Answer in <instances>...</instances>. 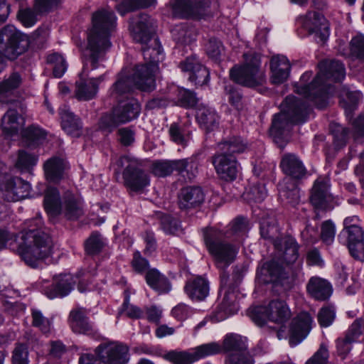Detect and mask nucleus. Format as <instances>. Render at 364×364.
I'll list each match as a JSON object with an SVG mask.
<instances>
[{"mask_svg":"<svg viewBox=\"0 0 364 364\" xmlns=\"http://www.w3.org/2000/svg\"><path fill=\"white\" fill-rule=\"evenodd\" d=\"M155 22L148 14H141L133 21L129 26L132 36L142 46L144 64L137 65L132 77L122 70L113 85L111 95L118 96L129 92L133 87L143 91H150L155 87V73L159 69V63L164 59L163 50L156 38L152 39Z\"/></svg>","mask_w":364,"mask_h":364,"instance_id":"f257e3e1","label":"nucleus"},{"mask_svg":"<svg viewBox=\"0 0 364 364\" xmlns=\"http://www.w3.org/2000/svg\"><path fill=\"white\" fill-rule=\"evenodd\" d=\"M116 16L111 10L102 9L92 14V27L87 36V46L84 53L85 63L80 80L75 82V96L78 100L94 98L99 85L105 80V75L87 78L89 72L100 66L105 50L111 46L109 36L116 27Z\"/></svg>","mask_w":364,"mask_h":364,"instance_id":"f03ea898","label":"nucleus"},{"mask_svg":"<svg viewBox=\"0 0 364 364\" xmlns=\"http://www.w3.org/2000/svg\"><path fill=\"white\" fill-rule=\"evenodd\" d=\"M203 239L209 253L213 257L216 267L221 269L220 274L221 287L226 288L230 279L225 272V268L232 264L238 253V247L225 240L224 234L213 228H205L203 230Z\"/></svg>","mask_w":364,"mask_h":364,"instance_id":"7ed1b4c3","label":"nucleus"},{"mask_svg":"<svg viewBox=\"0 0 364 364\" xmlns=\"http://www.w3.org/2000/svg\"><path fill=\"white\" fill-rule=\"evenodd\" d=\"M19 248L17 253L25 262L31 267H38V262L48 258L53 254V244L50 237L43 232H29L20 233Z\"/></svg>","mask_w":364,"mask_h":364,"instance_id":"20e7f679","label":"nucleus"},{"mask_svg":"<svg viewBox=\"0 0 364 364\" xmlns=\"http://www.w3.org/2000/svg\"><path fill=\"white\" fill-rule=\"evenodd\" d=\"M282 106L281 113L274 116L270 128L271 134L278 138L289 132L292 124L305 122L310 112L309 105L294 96H287Z\"/></svg>","mask_w":364,"mask_h":364,"instance_id":"39448f33","label":"nucleus"},{"mask_svg":"<svg viewBox=\"0 0 364 364\" xmlns=\"http://www.w3.org/2000/svg\"><path fill=\"white\" fill-rule=\"evenodd\" d=\"M43 204L46 211L51 216L63 213L67 219L76 220L84 214L82 198L70 191L64 193L62 202L59 191L55 188H48Z\"/></svg>","mask_w":364,"mask_h":364,"instance_id":"423d86ee","label":"nucleus"},{"mask_svg":"<svg viewBox=\"0 0 364 364\" xmlns=\"http://www.w3.org/2000/svg\"><path fill=\"white\" fill-rule=\"evenodd\" d=\"M117 168L114 170L116 178L119 177L120 169L122 171L123 183L130 192L141 193L150 185V178L142 168L141 163L135 158L127 156H120L115 162Z\"/></svg>","mask_w":364,"mask_h":364,"instance_id":"0eeeda50","label":"nucleus"},{"mask_svg":"<svg viewBox=\"0 0 364 364\" xmlns=\"http://www.w3.org/2000/svg\"><path fill=\"white\" fill-rule=\"evenodd\" d=\"M243 58L242 65L230 69L231 80L247 87L263 85L266 79L264 72L261 68L259 55L255 53H247L243 55Z\"/></svg>","mask_w":364,"mask_h":364,"instance_id":"6e6552de","label":"nucleus"},{"mask_svg":"<svg viewBox=\"0 0 364 364\" xmlns=\"http://www.w3.org/2000/svg\"><path fill=\"white\" fill-rule=\"evenodd\" d=\"M277 228L269 225L264 221L260 224V234L264 239L272 241L277 255L287 264L294 263L299 257V245L296 240L289 235L274 238Z\"/></svg>","mask_w":364,"mask_h":364,"instance_id":"1a4fd4ad","label":"nucleus"},{"mask_svg":"<svg viewBox=\"0 0 364 364\" xmlns=\"http://www.w3.org/2000/svg\"><path fill=\"white\" fill-rule=\"evenodd\" d=\"M28 37L14 26L7 25L0 30V55L9 60H16L28 48Z\"/></svg>","mask_w":364,"mask_h":364,"instance_id":"9d476101","label":"nucleus"},{"mask_svg":"<svg viewBox=\"0 0 364 364\" xmlns=\"http://www.w3.org/2000/svg\"><path fill=\"white\" fill-rule=\"evenodd\" d=\"M140 112V105L134 99L120 102L112 112L101 117L100 127L104 130L112 132L115 127L136 119Z\"/></svg>","mask_w":364,"mask_h":364,"instance_id":"9b49d317","label":"nucleus"},{"mask_svg":"<svg viewBox=\"0 0 364 364\" xmlns=\"http://www.w3.org/2000/svg\"><path fill=\"white\" fill-rule=\"evenodd\" d=\"M311 76V71L304 73L299 81L295 84L296 92L314 102L318 108L323 109L328 105L327 93L321 85V81L316 80L317 75L309 84H307Z\"/></svg>","mask_w":364,"mask_h":364,"instance_id":"f8f14e48","label":"nucleus"},{"mask_svg":"<svg viewBox=\"0 0 364 364\" xmlns=\"http://www.w3.org/2000/svg\"><path fill=\"white\" fill-rule=\"evenodd\" d=\"M99 360L104 364H126L129 360V348L116 341L101 343L95 350Z\"/></svg>","mask_w":364,"mask_h":364,"instance_id":"ddd939ff","label":"nucleus"},{"mask_svg":"<svg viewBox=\"0 0 364 364\" xmlns=\"http://www.w3.org/2000/svg\"><path fill=\"white\" fill-rule=\"evenodd\" d=\"M319 71L316 80L321 81V85L327 93V100L331 93V83L341 82L346 77V69L343 63L338 60L325 59L318 65Z\"/></svg>","mask_w":364,"mask_h":364,"instance_id":"4468645a","label":"nucleus"},{"mask_svg":"<svg viewBox=\"0 0 364 364\" xmlns=\"http://www.w3.org/2000/svg\"><path fill=\"white\" fill-rule=\"evenodd\" d=\"M192 171L191 175L188 176L191 180L195 176L196 172V164L193 159H183L178 160H159L152 164L151 172L157 177H166L176 171L181 173L184 171Z\"/></svg>","mask_w":364,"mask_h":364,"instance_id":"2eb2a0df","label":"nucleus"},{"mask_svg":"<svg viewBox=\"0 0 364 364\" xmlns=\"http://www.w3.org/2000/svg\"><path fill=\"white\" fill-rule=\"evenodd\" d=\"M330 179L319 176L314 181L311 190L310 202L317 209H332L337 202L329 192Z\"/></svg>","mask_w":364,"mask_h":364,"instance_id":"dca6fc26","label":"nucleus"},{"mask_svg":"<svg viewBox=\"0 0 364 364\" xmlns=\"http://www.w3.org/2000/svg\"><path fill=\"white\" fill-rule=\"evenodd\" d=\"M258 279L263 283L284 286L289 279V273L276 258L264 262L257 272Z\"/></svg>","mask_w":364,"mask_h":364,"instance_id":"f3484780","label":"nucleus"},{"mask_svg":"<svg viewBox=\"0 0 364 364\" xmlns=\"http://www.w3.org/2000/svg\"><path fill=\"white\" fill-rule=\"evenodd\" d=\"M181 71L187 73L188 80L196 86L207 85L209 81L210 73L203 65L196 55L186 58L179 64Z\"/></svg>","mask_w":364,"mask_h":364,"instance_id":"a211bd4d","label":"nucleus"},{"mask_svg":"<svg viewBox=\"0 0 364 364\" xmlns=\"http://www.w3.org/2000/svg\"><path fill=\"white\" fill-rule=\"evenodd\" d=\"M212 163L218 176L227 181L236 179L239 164L235 156L217 153L212 157Z\"/></svg>","mask_w":364,"mask_h":364,"instance_id":"6ab92c4d","label":"nucleus"},{"mask_svg":"<svg viewBox=\"0 0 364 364\" xmlns=\"http://www.w3.org/2000/svg\"><path fill=\"white\" fill-rule=\"evenodd\" d=\"M173 15L188 18L201 15L208 6L206 0H174L170 1Z\"/></svg>","mask_w":364,"mask_h":364,"instance_id":"aec40b11","label":"nucleus"},{"mask_svg":"<svg viewBox=\"0 0 364 364\" xmlns=\"http://www.w3.org/2000/svg\"><path fill=\"white\" fill-rule=\"evenodd\" d=\"M345 238L352 257L360 259L364 255V232L360 226L343 229L338 235V240Z\"/></svg>","mask_w":364,"mask_h":364,"instance_id":"412c9836","label":"nucleus"},{"mask_svg":"<svg viewBox=\"0 0 364 364\" xmlns=\"http://www.w3.org/2000/svg\"><path fill=\"white\" fill-rule=\"evenodd\" d=\"M313 318L307 312L300 313L293 319L290 326L289 343L291 347L300 343L309 333Z\"/></svg>","mask_w":364,"mask_h":364,"instance_id":"4be33fe9","label":"nucleus"},{"mask_svg":"<svg viewBox=\"0 0 364 364\" xmlns=\"http://www.w3.org/2000/svg\"><path fill=\"white\" fill-rule=\"evenodd\" d=\"M180 209L189 210L199 208L205 200V194L198 186H186L181 189L178 196Z\"/></svg>","mask_w":364,"mask_h":364,"instance_id":"5701e85b","label":"nucleus"},{"mask_svg":"<svg viewBox=\"0 0 364 364\" xmlns=\"http://www.w3.org/2000/svg\"><path fill=\"white\" fill-rule=\"evenodd\" d=\"M298 26L304 28L308 34L327 33L328 27L324 16L315 11H309L296 20Z\"/></svg>","mask_w":364,"mask_h":364,"instance_id":"b1692460","label":"nucleus"},{"mask_svg":"<svg viewBox=\"0 0 364 364\" xmlns=\"http://www.w3.org/2000/svg\"><path fill=\"white\" fill-rule=\"evenodd\" d=\"M75 283V280L70 274L55 276L50 287L45 290V294L49 299L65 296L72 291Z\"/></svg>","mask_w":364,"mask_h":364,"instance_id":"393cba45","label":"nucleus"},{"mask_svg":"<svg viewBox=\"0 0 364 364\" xmlns=\"http://www.w3.org/2000/svg\"><path fill=\"white\" fill-rule=\"evenodd\" d=\"M280 167L284 173L291 181L302 178L306 173L302 161L296 155L291 153L284 154L282 156Z\"/></svg>","mask_w":364,"mask_h":364,"instance_id":"a878e982","label":"nucleus"},{"mask_svg":"<svg viewBox=\"0 0 364 364\" xmlns=\"http://www.w3.org/2000/svg\"><path fill=\"white\" fill-rule=\"evenodd\" d=\"M306 291L316 300L325 301L331 296L333 287L328 280L314 276L309 279L306 284Z\"/></svg>","mask_w":364,"mask_h":364,"instance_id":"bb28decb","label":"nucleus"},{"mask_svg":"<svg viewBox=\"0 0 364 364\" xmlns=\"http://www.w3.org/2000/svg\"><path fill=\"white\" fill-rule=\"evenodd\" d=\"M196 118L200 127L206 132L214 131L219 124V116L215 110L203 104L197 106Z\"/></svg>","mask_w":364,"mask_h":364,"instance_id":"cd10ccee","label":"nucleus"},{"mask_svg":"<svg viewBox=\"0 0 364 364\" xmlns=\"http://www.w3.org/2000/svg\"><path fill=\"white\" fill-rule=\"evenodd\" d=\"M270 69L272 82L274 84H281L288 78L291 65L286 56L277 55L272 57Z\"/></svg>","mask_w":364,"mask_h":364,"instance_id":"c85d7f7f","label":"nucleus"},{"mask_svg":"<svg viewBox=\"0 0 364 364\" xmlns=\"http://www.w3.org/2000/svg\"><path fill=\"white\" fill-rule=\"evenodd\" d=\"M279 198L287 205L295 207L299 203V189L296 183L290 178H284L278 185Z\"/></svg>","mask_w":364,"mask_h":364,"instance_id":"c756f323","label":"nucleus"},{"mask_svg":"<svg viewBox=\"0 0 364 364\" xmlns=\"http://www.w3.org/2000/svg\"><path fill=\"white\" fill-rule=\"evenodd\" d=\"M69 323L73 331L76 333L92 335L95 333L94 326L89 322L83 309H77L70 311Z\"/></svg>","mask_w":364,"mask_h":364,"instance_id":"7c9ffc66","label":"nucleus"},{"mask_svg":"<svg viewBox=\"0 0 364 364\" xmlns=\"http://www.w3.org/2000/svg\"><path fill=\"white\" fill-rule=\"evenodd\" d=\"M58 114L61 119L62 129L69 135L74 137L80 136L82 133L81 123L70 112V108L64 105L59 108Z\"/></svg>","mask_w":364,"mask_h":364,"instance_id":"2f4dec72","label":"nucleus"},{"mask_svg":"<svg viewBox=\"0 0 364 364\" xmlns=\"http://www.w3.org/2000/svg\"><path fill=\"white\" fill-rule=\"evenodd\" d=\"M185 291L193 300L202 301L209 294V283L202 277H197L188 281L185 287Z\"/></svg>","mask_w":364,"mask_h":364,"instance_id":"473e14b6","label":"nucleus"},{"mask_svg":"<svg viewBox=\"0 0 364 364\" xmlns=\"http://www.w3.org/2000/svg\"><path fill=\"white\" fill-rule=\"evenodd\" d=\"M145 279L147 284L160 294L171 291V285L168 278L155 268L146 271Z\"/></svg>","mask_w":364,"mask_h":364,"instance_id":"72a5a7b5","label":"nucleus"},{"mask_svg":"<svg viewBox=\"0 0 364 364\" xmlns=\"http://www.w3.org/2000/svg\"><path fill=\"white\" fill-rule=\"evenodd\" d=\"M267 309L269 313V321L282 324L287 321L290 316L291 312L284 301L276 299L271 301Z\"/></svg>","mask_w":364,"mask_h":364,"instance_id":"f704fd0d","label":"nucleus"},{"mask_svg":"<svg viewBox=\"0 0 364 364\" xmlns=\"http://www.w3.org/2000/svg\"><path fill=\"white\" fill-rule=\"evenodd\" d=\"M23 82L22 77L18 72H13L6 75L0 82V102H7L6 99L17 90Z\"/></svg>","mask_w":364,"mask_h":364,"instance_id":"c9c22d12","label":"nucleus"},{"mask_svg":"<svg viewBox=\"0 0 364 364\" xmlns=\"http://www.w3.org/2000/svg\"><path fill=\"white\" fill-rule=\"evenodd\" d=\"M223 352L230 353H242L248 350L247 338L236 333H228L223 339Z\"/></svg>","mask_w":364,"mask_h":364,"instance_id":"e433bc0d","label":"nucleus"},{"mask_svg":"<svg viewBox=\"0 0 364 364\" xmlns=\"http://www.w3.org/2000/svg\"><path fill=\"white\" fill-rule=\"evenodd\" d=\"M23 124V119L14 109H9L1 118L2 131L8 135L16 134Z\"/></svg>","mask_w":364,"mask_h":364,"instance_id":"4c0bfd02","label":"nucleus"},{"mask_svg":"<svg viewBox=\"0 0 364 364\" xmlns=\"http://www.w3.org/2000/svg\"><path fill=\"white\" fill-rule=\"evenodd\" d=\"M171 34L176 43L187 45L193 42L196 36V30L187 23L176 25L171 30Z\"/></svg>","mask_w":364,"mask_h":364,"instance_id":"58836bf2","label":"nucleus"},{"mask_svg":"<svg viewBox=\"0 0 364 364\" xmlns=\"http://www.w3.org/2000/svg\"><path fill=\"white\" fill-rule=\"evenodd\" d=\"M45 176L50 182H58L63 175L64 164L59 157H52L47 160L43 166Z\"/></svg>","mask_w":364,"mask_h":364,"instance_id":"ea45409f","label":"nucleus"},{"mask_svg":"<svg viewBox=\"0 0 364 364\" xmlns=\"http://www.w3.org/2000/svg\"><path fill=\"white\" fill-rule=\"evenodd\" d=\"M218 153L227 155L241 154L246 151L247 145L240 137L232 136L218 144Z\"/></svg>","mask_w":364,"mask_h":364,"instance_id":"a19ab883","label":"nucleus"},{"mask_svg":"<svg viewBox=\"0 0 364 364\" xmlns=\"http://www.w3.org/2000/svg\"><path fill=\"white\" fill-rule=\"evenodd\" d=\"M341 103L348 117L362 100L363 94L358 90L350 91L344 88L341 94Z\"/></svg>","mask_w":364,"mask_h":364,"instance_id":"79ce46f5","label":"nucleus"},{"mask_svg":"<svg viewBox=\"0 0 364 364\" xmlns=\"http://www.w3.org/2000/svg\"><path fill=\"white\" fill-rule=\"evenodd\" d=\"M192 350L196 361L208 356L220 354L223 352L221 344L218 342L204 343L192 348Z\"/></svg>","mask_w":364,"mask_h":364,"instance_id":"37998d69","label":"nucleus"},{"mask_svg":"<svg viewBox=\"0 0 364 364\" xmlns=\"http://www.w3.org/2000/svg\"><path fill=\"white\" fill-rule=\"evenodd\" d=\"M46 132L38 127L31 126L23 132V137L29 146L38 145L46 139Z\"/></svg>","mask_w":364,"mask_h":364,"instance_id":"c03bdc74","label":"nucleus"},{"mask_svg":"<svg viewBox=\"0 0 364 364\" xmlns=\"http://www.w3.org/2000/svg\"><path fill=\"white\" fill-rule=\"evenodd\" d=\"M38 161V156L25 150H20L16 162V167L21 172L29 171Z\"/></svg>","mask_w":364,"mask_h":364,"instance_id":"a18cd8bd","label":"nucleus"},{"mask_svg":"<svg viewBox=\"0 0 364 364\" xmlns=\"http://www.w3.org/2000/svg\"><path fill=\"white\" fill-rule=\"evenodd\" d=\"M156 3V0H126L117 6V9L122 16H124L127 12L139 8H148Z\"/></svg>","mask_w":364,"mask_h":364,"instance_id":"49530a36","label":"nucleus"},{"mask_svg":"<svg viewBox=\"0 0 364 364\" xmlns=\"http://www.w3.org/2000/svg\"><path fill=\"white\" fill-rule=\"evenodd\" d=\"M241 280L242 277L239 273V270L235 269L232 275V280L229 281V285L226 288H222L220 286V291H224L223 305L226 309V311H228V307L233 303L232 291L238 286Z\"/></svg>","mask_w":364,"mask_h":364,"instance_id":"de8ad7c7","label":"nucleus"},{"mask_svg":"<svg viewBox=\"0 0 364 364\" xmlns=\"http://www.w3.org/2000/svg\"><path fill=\"white\" fill-rule=\"evenodd\" d=\"M20 235H16L6 230L0 228V250L6 248L17 252L19 248Z\"/></svg>","mask_w":364,"mask_h":364,"instance_id":"09e8293b","label":"nucleus"},{"mask_svg":"<svg viewBox=\"0 0 364 364\" xmlns=\"http://www.w3.org/2000/svg\"><path fill=\"white\" fill-rule=\"evenodd\" d=\"M165 358L173 364H192L196 361L192 349L189 351L172 350L168 352Z\"/></svg>","mask_w":364,"mask_h":364,"instance_id":"8fccbe9b","label":"nucleus"},{"mask_svg":"<svg viewBox=\"0 0 364 364\" xmlns=\"http://www.w3.org/2000/svg\"><path fill=\"white\" fill-rule=\"evenodd\" d=\"M168 132L173 142L182 146H187L190 140V133H185L178 124L176 123L171 124Z\"/></svg>","mask_w":364,"mask_h":364,"instance_id":"3c124183","label":"nucleus"},{"mask_svg":"<svg viewBox=\"0 0 364 364\" xmlns=\"http://www.w3.org/2000/svg\"><path fill=\"white\" fill-rule=\"evenodd\" d=\"M331 131L333 136L335 146L336 147L343 146L349 138V129L341 124H333L331 126Z\"/></svg>","mask_w":364,"mask_h":364,"instance_id":"603ef678","label":"nucleus"},{"mask_svg":"<svg viewBox=\"0 0 364 364\" xmlns=\"http://www.w3.org/2000/svg\"><path fill=\"white\" fill-rule=\"evenodd\" d=\"M47 61L48 63L53 65L54 76L61 77L67 70V64L63 56L59 53H53L48 56Z\"/></svg>","mask_w":364,"mask_h":364,"instance_id":"864d4df0","label":"nucleus"},{"mask_svg":"<svg viewBox=\"0 0 364 364\" xmlns=\"http://www.w3.org/2000/svg\"><path fill=\"white\" fill-rule=\"evenodd\" d=\"M103 247L104 242L101 235L97 232L92 233L85 243V252L90 255L99 254Z\"/></svg>","mask_w":364,"mask_h":364,"instance_id":"5fc2aeb1","label":"nucleus"},{"mask_svg":"<svg viewBox=\"0 0 364 364\" xmlns=\"http://www.w3.org/2000/svg\"><path fill=\"white\" fill-rule=\"evenodd\" d=\"M336 225L331 220H326L321 225L320 237L323 244L331 245L336 235Z\"/></svg>","mask_w":364,"mask_h":364,"instance_id":"6e6d98bb","label":"nucleus"},{"mask_svg":"<svg viewBox=\"0 0 364 364\" xmlns=\"http://www.w3.org/2000/svg\"><path fill=\"white\" fill-rule=\"evenodd\" d=\"M62 0H33V8L39 14H46L57 9Z\"/></svg>","mask_w":364,"mask_h":364,"instance_id":"4d7b16f0","label":"nucleus"},{"mask_svg":"<svg viewBox=\"0 0 364 364\" xmlns=\"http://www.w3.org/2000/svg\"><path fill=\"white\" fill-rule=\"evenodd\" d=\"M251 319L258 326H263L269 321V313L267 306H255L250 309L248 313Z\"/></svg>","mask_w":364,"mask_h":364,"instance_id":"13d9d810","label":"nucleus"},{"mask_svg":"<svg viewBox=\"0 0 364 364\" xmlns=\"http://www.w3.org/2000/svg\"><path fill=\"white\" fill-rule=\"evenodd\" d=\"M13 364H29L28 350L26 345L16 343L12 353Z\"/></svg>","mask_w":364,"mask_h":364,"instance_id":"bf43d9fd","label":"nucleus"},{"mask_svg":"<svg viewBox=\"0 0 364 364\" xmlns=\"http://www.w3.org/2000/svg\"><path fill=\"white\" fill-rule=\"evenodd\" d=\"M38 14L34 8H27L18 11V18L24 26L31 27L37 22Z\"/></svg>","mask_w":364,"mask_h":364,"instance_id":"052dcab7","label":"nucleus"},{"mask_svg":"<svg viewBox=\"0 0 364 364\" xmlns=\"http://www.w3.org/2000/svg\"><path fill=\"white\" fill-rule=\"evenodd\" d=\"M336 317L335 309L332 306L322 307L318 314V321L321 327L330 326Z\"/></svg>","mask_w":364,"mask_h":364,"instance_id":"680f3d73","label":"nucleus"},{"mask_svg":"<svg viewBox=\"0 0 364 364\" xmlns=\"http://www.w3.org/2000/svg\"><path fill=\"white\" fill-rule=\"evenodd\" d=\"M225 364H255V360L247 350L242 353H229L226 357Z\"/></svg>","mask_w":364,"mask_h":364,"instance_id":"e2e57ef3","label":"nucleus"},{"mask_svg":"<svg viewBox=\"0 0 364 364\" xmlns=\"http://www.w3.org/2000/svg\"><path fill=\"white\" fill-rule=\"evenodd\" d=\"M350 55L360 60H364V36L353 37L350 43Z\"/></svg>","mask_w":364,"mask_h":364,"instance_id":"0e129e2a","label":"nucleus"},{"mask_svg":"<svg viewBox=\"0 0 364 364\" xmlns=\"http://www.w3.org/2000/svg\"><path fill=\"white\" fill-rule=\"evenodd\" d=\"M363 318H356L346 331L344 336L353 343L357 342L363 335Z\"/></svg>","mask_w":364,"mask_h":364,"instance_id":"69168bd1","label":"nucleus"},{"mask_svg":"<svg viewBox=\"0 0 364 364\" xmlns=\"http://www.w3.org/2000/svg\"><path fill=\"white\" fill-rule=\"evenodd\" d=\"M178 101L181 107L189 108L196 105L198 98L194 92L188 90L181 89L178 91Z\"/></svg>","mask_w":364,"mask_h":364,"instance_id":"338daca9","label":"nucleus"},{"mask_svg":"<svg viewBox=\"0 0 364 364\" xmlns=\"http://www.w3.org/2000/svg\"><path fill=\"white\" fill-rule=\"evenodd\" d=\"M328 357V347L324 343H321L318 350L306 361V364H326Z\"/></svg>","mask_w":364,"mask_h":364,"instance_id":"774afa93","label":"nucleus"}]
</instances>
